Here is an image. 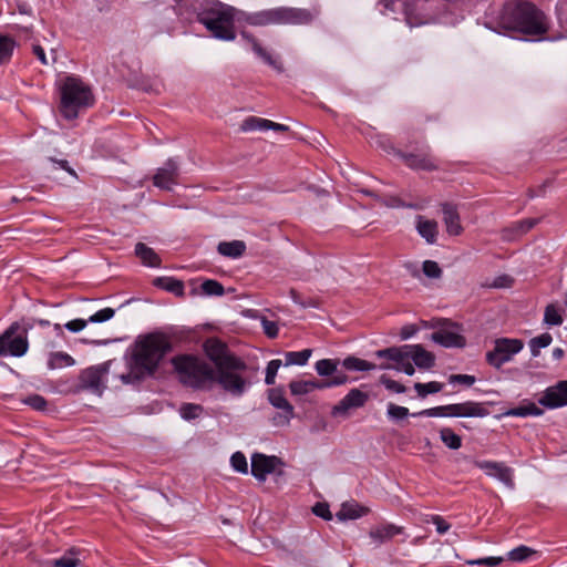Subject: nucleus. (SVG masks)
<instances>
[{
	"label": "nucleus",
	"instance_id": "nucleus-27",
	"mask_svg": "<svg viewBox=\"0 0 567 567\" xmlns=\"http://www.w3.org/2000/svg\"><path fill=\"white\" fill-rule=\"evenodd\" d=\"M269 402L272 406L282 410L285 423L293 417V406L287 401L284 393L279 389H271L268 394Z\"/></svg>",
	"mask_w": 567,
	"mask_h": 567
},
{
	"label": "nucleus",
	"instance_id": "nucleus-37",
	"mask_svg": "<svg viewBox=\"0 0 567 567\" xmlns=\"http://www.w3.org/2000/svg\"><path fill=\"white\" fill-rule=\"evenodd\" d=\"M442 443L451 450H458L462 446V437L451 427H442L439 431Z\"/></svg>",
	"mask_w": 567,
	"mask_h": 567
},
{
	"label": "nucleus",
	"instance_id": "nucleus-58",
	"mask_svg": "<svg viewBox=\"0 0 567 567\" xmlns=\"http://www.w3.org/2000/svg\"><path fill=\"white\" fill-rule=\"evenodd\" d=\"M476 379L474 375H470V374H451L449 377V382L454 384V383H460V384H464L466 386H471L475 383Z\"/></svg>",
	"mask_w": 567,
	"mask_h": 567
},
{
	"label": "nucleus",
	"instance_id": "nucleus-25",
	"mask_svg": "<svg viewBox=\"0 0 567 567\" xmlns=\"http://www.w3.org/2000/svg\"><path fill=\"white\" fill-rule=\"evenodd\" d=\"M442 212L447 234L458 236L463 231V227L456 207L446 203L442 205Z\"/></svg>",
	"mask_w": 567,
	"mask_h": 567
},
{
	"label": "nucleus",
	"instance_id": "nucleus-41",
	"mask_svg": "<svg viewBox=\"0 0 567 567\" xmlns=\"http://www.w3.org/2000/svg\"><path fill=\"white\" fill-rule=\"evenodd\" d=\"M312 351L310 349H305L301 351H290L285 353L286 365H305L309 358L311 357Z\"/></svg>",
	"mask_w": 567,
	"mask_h": 567
},
{
	"label": "nucleus",
	"instance_id": "nucleus-5",
	"mask_svg": "<svg viewBox=\"0 0 567 567\" xmlns=\"http://www.w3.org/2000/svg\"><path fill=\"white\" fill-rule=\"evenodd\" d=\"M316 13L308 9L292 7H277L257 12L247 13L245 22L252 27H268L292 24H309L315 19Z\"/></svg>",
	"mask_w": 567,
	"mask_h": 567
},
{
	"label": "nucleus",
	"instance_id": "nucleus-34",
	"mask_svg": "<svg viewBox=\"0 0 567 567\" xmlns=\"http://www.w3.org/2000/svg\"><path fill=\"white\" fill-rule=\"evenodd\" d=\"M75 364V360L66 352L58 351L51 352L48 357L47 367L50 370L62 369L65 367H72Z\"/></svg>",
	"mask_w": 567,
	"mask_h": 567
},
{
	"label": "nucleus",
	"instance_id": "nucleus-46",
	"mask_svg": "<svg viewBox=\"0 0 567 567\" xmlns=\"http://www.w3.org/2000/svg\"><path fill=\"white\" fill-rule=\"evenodd\" d=\"M200 289L206 296H223L225 293L224 286L214 279H206L202 284Z\"/></svg>",
	"mask_w": 567,
	"mask_h": 567
},
{
	"label": "nucleus",
	"instance_id": "nucleus-1",
	"mask_svg": "<svg viewBox=\"0 0 567 567\" xmlns=\"http://www.w3.org/2000/svg\"><path fill=\"white\" fill-rule=\"evenodd\" d=\"M497 24L505 31L536 37L547 33L549 29V22L545 13L528 1H518L504 6Z\"/></svg>",
	"mask_w": 567,
	"mask_h": 567
},
{
	"label": "nucleus",
	"instance_id": "nucleus-60",
	"mask_svg": "<svg viewBox=\"0 0 567 567\" xmlns=\"http://www.w3.org/2000/svg\"><path fill=\"white\" fill-rule=\"evenodd\" d=\"M430 522L435 525L436 532L441 535L451 528V525L440 515H432Z\"/></svg>",
	"mask_w": 567,
	"mask_h": 567
},
{
	"label": "nucleus",
	"instance_id": "nucleus-24",
	"mask_svg": "<svg viewBox=\"0 0 567 567\" xmlns=\"http://www.w3.org/2000/svg\"><path fill=\"white\" fill-rule=\"evenodd\" d=\"M241 37L251 47V50L254 51V53L258 58H260L266 64L270 65L271 68H274L278 72H282L284 71L282 64L280 62H278L277 60H275L271 56V54L268 53L261 47V44L258 42V40L255 37H252L251 34H249L247 32H241Z\"/></svg>",
	"mask_w": 567,
	"mask_h": 567
},
{
	"label": "nucleus",
	"instance_id": "nucleus-11",
	"mask_svg": "<svg viewBox=\"0 0 567 567\" xmlns=\"http://www.w3.org/2000/svg\"><path fill=\"white\" fill-rule=\"evenodd\" d=\"M524 347L519 339L501 338L495 341L494 349L486 353V361L492 367L499 369L509 362Z\"/></svg>",
	"mask_w": 567,
	"mask_h": 567
},
{
	"label": "nucleus",
	"instance_id": "nucleus-56",
	"mask_svg": "<svg viewBox=\"0 0 567 567\" xmlns=\"http://www.w3.org/2000/svg\"><path fill=\"white\" fill-rule=\"evenodd\" d=\"M348 382V377L344 373L336 372L329 380H322L323 389L339 386Z\"/></svg>",
	"mask_w": 567,
	"mask_h": 567
},
{
	"label": "nucleus",
	"instance_id": "nucleus-8",
	"mask_svg": "<svg viewBox=\"0 0 567 567\" xmlns=\"http://www.w3.org/2000/svg\"><path fill=\"white\" fill-rule=\"evenodd\" d=\"M179 380L194 389H203L214 380V370L205 361L192 355H181L173 359Z\"/></svg>",
	"mask_w": 567,
	"mask_h": 567
},
{
	"label": "nucleus",
	"instance_id": "nucleus-45",
	"mask_svg": "<svg viewBox=\"0 0 567 567\" xmlns=\"http://www.w3.org/2000/svg\"><path fill=\"white\" fill-rule=\"evenodd\" d=\"M203 411L204 409L202 405L194 403H184L179 408V414L186 421H190L198 417L203 413Z\"/></svg>",
	"mask_w": 567,
	"mask_h": 567
},
{
	"label": "nucleus",
	"instance_id": "nucleus-48",
	"mask_svg": "<svg viewBox=\"0 0 567 567\" xmlns=\"http://www.w3.org/2000/svg\"><path fill=\"white\" fill-rule=\"evenodd\" d=\"M230 464L236 472L241 474L248 473V463L244 453L235 452L230 457Z\"/></svg>",
	"mask_w": 567,
	"mask_h": 567
},
{
	"label": "nucleus",
	"instance_id": "nucleus-30",
	"mask_svg": "<svg viewBox=\"0 0 567 567\" xmlns=\"http://www.w3.org/2000/svg\"><path fill=\"white\" fill-rule=\"evenodd\" d=\"M289 389L293 395H303L315 390H323V383L322 380H296L289 383Z\"/></svg>",
	"mask_w": 567,
	"mask_h": 567
},
{
	"label": "nucleus",
	"instance_id": "nucleus-33",
	"mask_svg": "<svg viewBox=\"0 0 567 567\" xmlns=\"http://www.w3.org/2000/svg\"><path fill=\"white\" fill-rule=\"evenodd\" d=\"M218 252L230 258H238L244 255L246 245L241 240L221 241L219 243Z\"/></svg>",
	"mask_w": 567,
	"mask_h": 567
},
{
	"label": "nucleus",
	"instance_id": "nucleus-43",
	"mask_svg": "<svg viewBox=\"0 0 567 567\" xmlns=\"http://www.w3.org/2000/svg\"><path fill=\"white\" fill-rule=\"evenodd\" d=\"M553 341V338L549 333L545 332L540 336L533 338L529 341V348L533 357H537L539 354L540 349L548 347Z\"/></svg>",
	"mask_w": 567,
	"mask_h": 567
},
{
	"label": "nucleus",
	"instance_id": "nucleus-18",
	"mask_svg": "<svg viewBox=\"0 0 567 567\" xmlns=\"http://www.w3.org/2000/svg\"><path fill=\"white\" fill-rule=\"evenodd\" d=\"M178 164L174 158H168L163 167H159L153 177V184L162 189L171 190L177 184Z\"/></svg>",
	"mask_w": 567,
	"mask_h": 567
},
{
	"label": "nucleus",
	"instance_id": "nucleus-47",
	"mask_svg": "<svg viewBox=\"0 0 567 567\" xmlns=\"http://www.w3.org/2000/svg\"><path fill=\"white\" fill-rule=\"evenodd\" d=\"M544 322L548 326H560L563 323V317L554 305H548L546 307Z\"/></svg>",
	"mask_w": 567,
	"mask_h": 567
},
{
	"label": "nucleus",
	"instance_id": "nucleus-49",
	"mask_svg": "<svg viewBox=\"0 0 567 567\" xmlns=\"http://www.w3.org/2000/svg\"><path fill=\"white\" fill-rule=\"evenodd\" d=\"M533 554H534V550L532 548L522 545L519 547L512 549L508 553V559H511L512 561L520 563V561L526 560Z\"/></svg>",
	"mask_w": 567,
	"mask_h": 567
},
{
	"label": "nucleus",
	"instance_id": "nucleus-39",
	"mask_svg": "<svg viewBox=\"0 0 567 567\" xmlns=\"http://www.w3.org/2000/svg\"><path fill=\"white\" fill-rule=\"evenodd\" d=\"M269 120L257 117V116H248L240 124L241 132H254V131H267L268 130Z\"/></svg>",
	"mask_w": 567,
	"mask_h": 567
},
{
	"label": "nucleus",
	"instance_id": "nucleus-51",
	"mask_svg": "<svg viewBox=\"0 0 567 567\" xmlns=\"http://www.w3.org/2000/svg\"><path fill=\"white\" fill-rule=\"evenodd\" d=\"M281 367V361L279 359H274L268 362L266 367V377L265 383L268 385H272L275 383V379L279 368Z\"/></svg>",
	"mask_w": 567,
	"mask_h": 567
},
{
	"label": "nucleus",
	"instance_id": "nucleus-19",
	"mask_svg": "<svg viewBox=\"0 0 567 567\" xmlns=\"http://www.w3.org/2000/svg\"><path fill=\"white\" fill-rule=\"evenodd\" d=\"M277 463L276 456L255 453L251 456V474L259 482H264L267 475L275 471Z\"/></svg>",
	"mask_w": 567,
	"mask_h": 567
},
{
	"label": "nucleus",
	"instance_id": "nucleus-63",
	"mask_svg": "<svg viewBox=\"0 0 567 567\" xmlns=\"http://www.w3.org/2000/svg\"><path fill=\"white\" fill-rule=\"evenodd\" d=\"M290 296H291V299L293 300V302L299 305L302 308L317 307V302L313 299H308V300L301 299L300 295L295 290L290 291Z\"/></svg>",
	"mask_w": 567,
	"mask_h": 567
},
{
	"label": "nucleus",
	"instance_id": "nucleus-29",
	"mask_svg": "<svg viewBox=\"0 0 567 567\" xmlns=\"http://www.w3.org/2000/svg\"><path fill=\"white\" fill-rule=\"evenodd\" d=\"M416 230L426 243L434 244L437 237V223L432 219H425L422 216L416 218Z\"/></svg>",
	"mask_w": 567,
	"mask_h": 567
},
{
	"label": "nucleus",
	"instance_id": "nucleus-50",
	"mask_svg": "<svg viewBox=\"0 0 567 567\" xmlns=\"http://www.w3.org/2000/svg\"><path fill=\"white\" fill-rule=\"evenodd\" d=\"M114 315L115 310L113 308L106 307L90 316L87 321L89 323H103L111 320Z\"/></svg>",
	"mask_w": 567,
	"mask_h": 567
},
{
	"label": "nucleus",
	"instance_id": "nucleus-35",
	"mask_svg": "<svg viewBox=\"0 0 567 567\" xmlns=\"http://www.w3.org/2000/svg\"><path fill=\"white\" fill-rule=\"evenodd\" d=\"M16 47L17 42L13 38L0 34V65L10 62Z\"/></svg>",
	"mask_w": 567,
	"mask_h": 567
},
{
	"label": "nucleus",
	"instance_id": "nucleus-12",
	"mask_svg": "<svg viewBox=\"0 0 567 567\" xmlns=\"http://www.w3.org/2000/svg\"><path fill=\"white\" fill-rule=\"evenodd\" d=\"M110 365L111 361H106L84 369L79 377L81 389L102 395L106 388L105 378L110 371Z\"/></svg>",
	"mask_w": 567,
	"mask_h": 567
},
{
	"label": "nucleus",
	"instance_id": "nucleus-32",
	"mask_svg": "<svg viewBox=\"0 0 567 567\" xmlns=\"http://www.w3.org/2000/svg\"><path fill=\"white\" fill-rule=\"evenodd\" d=\"M153 285L176 296L184 295L183 281L175 279L173 277H157L154 279Z\"/></svg>",
	"mask_w": 567,
	"mask_h": 567
},
{
	"label": "nucleus",
	"instance_id": "nucleus-54",
	"mask_svg": "<svg viewBox=\"0 0 567 567\" xmlns=\"http://www.w3.org/2000/svg\"><path fill=\"white\" fill-rule=\"evenodd\" d=\"M260 323H261V327H262V330H264V333L268 337V338H276L279 333V328H278V324L275 322V321H270L268 320L267 318L262 317L260 319Z\"/></svg>",
	"mask_w": 567,
	"mask_h": 567
},
{
	"label": "nucleus",
	"instance_id": "nucleus-62",
	"mask_svg": "<svg viewBox=\"0 0 567 567\" xmlns=\"http://www.w3.org/2000/svg\"><path fill=\"white\" fill-rule=\"evenodd\" d=\"M89 321L87 319H73L71 321H68L64 327L65 329H68L70 332H80L82 331L86 326H87Z\"/></svg>",
	"mask_w": 567,
	"mask_h": 567
},
{
	"label": "nucleus",
	"instance_id": "nucleus-55",
	"mask_svg": "<svg viewBox=\"0 0 567 567\" xmlns=\"http://www.w3.org/2000/svg\"><path fill=\"white\" fill-rule=\"evenodd\" d=\"M23 403L28 404L32 409L37 411H42L47 406V401L43 396L39 394H33L23 400Z\"/></svg>",
	"mask_w": 567,
	"mask_h": 567
},
{
	"label": "nucleus",
	"instance_id": "nucleus-44",
	"mask_svg": "<svg viewBox=\"0 0 567 567\" xmlns=\"http://www.w3.org/2000/svg\"><path fill=\"white\" fill-rule=\"evenodd\" d=\"M414 389L419 396L425 398L427 394H433L442 391L443 384L437 381H431L427 383H415Z\"/></svg>",
	"mask_w": 567,
	"mask_h": 567
},
{
	"label": "nucleus",
	"instance_id": "nucleus-42",
	"mask_svg": "<svg viewBox=\"0 0 567 567\" xmlns=\"http://www.w3.org/2000/svg\"><path fill=\"white\" fill-rule=\"evenodd\" d=\"M339 363L336 359H321L316 362L315 368L319 375L330 377L337 372Z\"/></svg>",
	"mask_w": 567,
	"mask_h": 567
},
{
	"label": "nucleus",
	"instance_id": "nucleus-6",
	"mask_svg": "<svg viewBox=\"0 0 567 567\" xmlns=\"http://www.w3.org/2000/svg\"><path fill=\"white\" fill-rule=\"evenodd\" d=\"M60 112L66 120H74L81 110L94 104L92 90L81 79L66 76L60 85Z\"/></svg>",
	"mask_w": 567,
	"mask_h": 567
},
{
	"label": "nucleus",
	"instance_id": "nucleus-21",
	"mask_svg": "<svg viewBox=\"0 0 567 567\" xmlns=\"http://www.w3.org/2000/svg\"><path fill=\"white\" fill-rule=\"evenodd\" d=\"M241 37L251 47V50L254 51V53L258 58H260L266 64L270 65L271 68H274L278 72H282L284 71L282 64L280 62H278L277 60H275L271 56V54L268 53L261 47V44L258 42V40L255 37H252L251 34H249L247 32H241Z\"/></svg>",
	"mask_w": 567,
	"mask_h": 567
},
{
	"label": "nucleus",
	"instance_id": "nucleus-31",
	"mask_svg": "<svg viewBox=\"0 0 567 567\" xmlns=\"http://www.w3.org/2000/svg\"><path fill=\"white\" fill-rule=\"evenodd\" d=\"M544 411L534 402H526L519 406L513 408L504 412L505 416L526 417V416H540Z\"/></svg>",
	"mask_w": 567,
	"mask_h": 567
},
{
	"label": "nucleus",
	"instance_id": "nucleus-17",
	"mask_svg": "<svg viewBox=\"0 0 567 567\" xmlns=\"http://www.w3.org/2000/svg\"><path fill=\"white\" fill-rule=\"evenodd\" d=\"M405 165L414 171L432 172L439 168L429 146L422 153H400Z\"/></svg>",
	"mask_w": 567,
	"mask_h": 567
},
{
	"label": "nucleus",
	"instance_id": "nucleus-9",
	"mask_svg": "<svg viewBox=\"0 0 567 567\" xmlns=\"http://www.w3.org/2000/svg\"><path fill=\"white\" fill-rule=\"evenodd\" d=\"M489 414V410L483 402L465 401L462 403H453L440 405L422 410L413 413L412 416L427 417H485Z\"/></svg>",
	"mask_w": 567,
	"mask_h": 567
},
{
	"label": "nucleus",
	"instance_id": "nucleus-7",
	"mask_svg": "<svg viewBox=\"0 0 567 567\" xmlns=\"http://www.w3.org/2000/svg\"><path fill=\"white\" fill-rule=\"evenodd\" d=\"M247 369L246 362L237 358L216 369L213 381L233 396H241L251 384L246 375Z\"/></svg>",
	"mask_w": 567,
	"mask_h": 567
},
{
	"label": "nucleus",
	"instance_id": "nucleus-10",
	"mask_svg": "<svg viewBox=\"0 0 567 567\" xmlns=\"http://www.w3.org/2000/svg\"><path fill=\"white\" fill-rule=\"evenodd\" d=\"M33 324L27 323L21 327L13 322L2 334H0V357H22L28 352V331Z\"/></svg>",
	"mask_w": 567,
	"mask_h": 567
},
{
	"label": "nucleus",
	"instance_id": "nucleus-22",
	"mask_svg": "<svg viewBox=\"0 0 567 567\" xmlns=\"http://www.w3.org/2000/svg\"><path fill=\"white\" fill-rule=\"evenodd\" d=\"M241 37L251 47V50L254 51V53L258 58H260L266 64L270 65L271 68H274L278 72H282L284 71L282 64L280 62H278L277 60H275L271 56V54L268 53L261 47V44L258 42V40L255 37H252L251 34H249L247 32H241Z\"/></svg>",
	"mask_w": 567,
	"mask_h": 567
},
{
	"label": "nucleus",
	"instance_id": "nucleus-26",
	"mask_svg": "<svg viewBox=\"0 0 567 567\" xmlns=\"http://www.w3.org/2000/svg\"><path fill=\"white\" fill-rule=\"evenodd\" d=\"M431 340L445 348H462L465 346V340L461 334L449 330H439L433 332L431 334Z\"/></svg>",
	"mask_w": 567,
	"mask_h": 567
},
{
	"label": "nucleus",
	"instance_id": "nucleus-20",
	"mask_svg": "<svg viewBox=\"0 0 567 567\" xmlns=\"http://www.w3.org/2000/svg\"><path fill=\"white\" fill-rule=\"evenodd\" d=\"M404 533V527L394 525L392 523L379 524L373 526L369 532V537L375 546H380L390 542L396 535Z\"/></svg>",
	"mask_w": 567,
	"mask_h": 567
},
{
	"label": "nucleus",
	"instance_id": "nucleus-61",
	"mask_svg": "<svg viewBox=\"0 0 567 567\" xmlns=\"http://www.w3.org/2000/svg\"><path fill=\"white\" fill-rule=\"evenodd\" d=\"M49 161L52 163L54 169H63L68 172L71 176L78 177L75 171L69 165L66 159H55L50 157Z\"/></svg>",
	"mask_w": 567,
	"mask_h": 567
},
{
	"label": "nucleus",
	"instance_id": "nucleus-36",
	"mask_svg": "<svg viewBox=\"0 0 567 567\" xmlns=\"http://www.w3.org/2000/svg\"><path fill=\"white\" fill-rule=\"evenodd\" d=\"M81 560L75 549H70L64 553L60 558L53 559L48 563V567H78Z\"/></svg>",
	"mask_w": 567,
	"mask_h": 567
},
{
	"label": "nucleus",
	"instance_id": "nucleus-28",
	"mask_svg": "<svg viewBox=\"0 0 567 567\" xmlns=\"http://www.w3.org/2000/svg\"><path fill=\"white\" fill-rule=\"evenodd\" d=\"M135 255L140 258L142 264L146 267L158 268L162 260L155 250L143 243H137L135 246Z\"/></svg>",
	"mask_w": 567,
	"mask_h": 567
},
{
	"label": "nucleus",
	"instance_id": "nucleus-4",
	"mask_svg": "<svg viewBox=\"0 0 567 567\" xmlns=\"http://www.w3.org/2000/svg\"><path fill=\"white\" fill-rule=\"evenodd\" d=\"M379 358H386L394 361L396 364L381 365L383 370L394 369L402 371L408 375H413L415 372L413 363L419 369H431L435 363L434 355L426 351L421 344H404L401 347H391L375 352Z\"/></svg>",
	"mask_w": 567,
	"mask_h": 567
},
{
	"label": "nucleus",
	"instance_id": "nucleus-57",
	"mask_svg": "<svg viewBox=\"0 0 567 567\" xmlns=\"http://www.w3.org/2000/svg\"><path fill=\"white\" fill-rule=\"evenodd\" d=\"M503 560H504L503 557H485V558H480V559L467 560V565H470V566L485 565L487 567H496L499 564H502Z\"/></svg>",
	"mask_w": 567,
	"mask_h": 567
},
{
	"label": "nucleus",
	"instance_id": "nucleus-23",
	"mask_svg": "<svg viewBox=\"0 0 567 567\" xmlns=\"http://www.w3.org/2000/svg\"><path fill=\"white\" fill-rule=\"evenodd\" d=\"M241 37L251 47V50L254 51V53L258 58H260L266 64L270 65L271 68H274L278 72H282L284 71L282 64L280 62H278L277 60H275L271 56V54L268 53L261 47V44L258 42V40L255 37H252L251 34H249L247 32H241Z\"/></svg>",
	"mask_w": 567,
	"mask_h": 567
},
{
	"label": "nucleus",
	"instance_id": "nucleus-38",
	"mask_svg": "<svg viewBox=\"0 0 567 567\" xmlns=\"http://www.w3.org/2000/svg\"><path fill=\"white\" fill-rule=\"evenodd\" d=\"M342 367L349 371H371L375 369L374 363L352 355L342 361Z\"/></svg>",
	"mask_w": 567,
	"mask_h": 567
},
{
	"label": "nucleus",
	"instance_id": "nucleus-2",
	"mask_svg": "<svg viewBox=\"0 0 567 567\" xmlns=\"http://www.w3.org/2000/svg\"><path fill=\"white\" fill-rule=\"evenodd\" d=\"M172 350L171 338L163 332L138 336L132 349L133 371L137 378L152 375Z\"/></svg>",
	"mask_w": 567,
	"mask_h": 567
},
{
	"label": "nucleus",
	"instance_id": "nucleus-16",
	"mask_svg": "<svg viewBox=\"0 0 567 567\" xmlns=\"http://www.w3.org/2000/svg\"><path fill=\"white\" fill-rule=\"evenodd\" d=\"M369 400V394L359 390L351 389L349 393L331 410L332 416H346L351 409L364 406Z\"/></svg>",
	"mask_w": 567,
	"mask_h": 567
},
{
	"label": "nucleus",
	"instance_id": "nucleus-64",
	"mask_svg": "<svg viewBox=\"0 0 567 567\" xmlns=\"http://www.w3.org/2000/svg\"><path fill=\"white\" fill-rule=\"evenodd\" d=\"M382 383L388 390H391L395 393H403L405 392V386L398 381L391 380V379H382Z\"/></svg>",
	"mask_w": 567,
	"mask_h": 567
},
{
	"label": "nucleus",
	"instance_id": "nucleus-14",
	"mask_svg": "<svg viewBox=\"0 0 567 567\" xmlns=\"http://www.w3.org/2000/svg\"><path fill=\"white\" fill-rule=\"evenodd\" d=\"M475 466L485 472L489 477H494L509 488H514V472L504 463L494 461H475Z\"/></svg>",
	"mask_w": 567,
	"mask_h": 567
},
{
	"label": "nucleus",
	"instance_id": "nucleus-3",
	"mask_svg": "<svg viewBox=\"0 0 567 567\" xmlns=\"http://www.w3.org/2000/svg\"><path fill=\"white\" fill-rule=\"evenodd\" d=\"M197 20L213 34L223 41L236 39L235 19L237 10L218 0H205L200 7L194 8Z\"/></svg>",
	"mask_w": 567,
	"mask_h": 567
},
{
	"label": "nucleus",
	"instance_id": "nucleus-53",
	"mask_svg": "<svg viewBox=\"0 0 567 567\" xmlns=\"http://www.w3.org/2000/svg\"><path fill=\"white\" fill-rule=\"evenodd\" d=\"M388 416L393 420H402L409 415V409L405 406L396 405L394 403H390L388 405Z\"/></svg>",
	"mask_w": 567,
	"mask_h": 567
},
{
	"label": "nucleus",
	"instance_id": "nucleus-52",
	"mask_svg": "<svg viewBox=\"0 0 567 567\" xmlns=\"http://www.w3.org/2000/svg\"><path fill=\"white\" fill-rule=\"evenodd\" d=\"M422 270L429 278L437 279L442 276V269L434 260H425L422 265Z\"/></svg>",
	"mask_w": 567,
	"mask_h": 567
},
{
	"label": "nucleus",
	"instance_id": "nucleus-40",
	"mask_svg": "<svg viewBox=\"0 0 567 567\" xmlns=\"http://www.w3.org/2000/svg\"><path fill=\"white\" fill-rule=\"evenodd\" d=\"M367 509L357 504H343L337 513L339 519H357L367 514Z\"/></svg>",
	"mask_w": 567,
	"mask_h": 567
},
{
	"label": "nucleus",
	"instance_id": "nucleus-59",
	"mask_svg": "<svg viewBox=\"0 0 567 567\" xmlns=\"http://www.w3.org/2000/svg\"><path fill=\"white\" fill-rule=\"evenodd\" d=\"M312 513L316 516L323 518L324 520L332 519V514H331L329 505L327 503H317L312 507Z\"/></svg>",
	"mask_w": 567,
	"mask_h": 567
},
{
	"label": "nucleus",
	"instance_id": "nucleus-13",
	"mask_svg": "<svg viewBox=\"0 0 567 567\" xmlns=\"http://www.w3.org/2000/svg\"><path fill=\"white\" fill-rule=\"evenodd\" d=\"M203 349L208 359L215 364V370L220 368L221 364L238 358L228 349L226 343L217 338L207 339L203 344Z\"/></svg>",
	"mask_w": 567,
	"mask_h": 567
},
{
	"label": "nucleus",
	"instance_id": "nucleus-15",
	"mask_svg": "<svg viewBox=\"0 0 567 567\" xmlns=\"http://www.w3.org/2000/svg\"><path fill=\"white\" fill-rule=\"evenodd\" d=\"M538 403L547 409L554 410L567 405V381H558L556 384L548 386Z\"/></svg>",
	"mask_w": 567,
	"mask_h": 567
}]
</instances>
